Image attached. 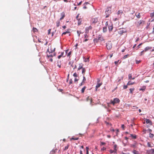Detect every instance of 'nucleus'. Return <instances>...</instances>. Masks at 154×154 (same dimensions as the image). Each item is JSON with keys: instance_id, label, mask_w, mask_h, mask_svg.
Instances as JSON below:
<instances>
[{"instance_id": "f257e3e1", "label": "nucleus", "mask_w": 154, "mask_h": 154, "mask_svg": "<svg viewBox=\"0 0 154 154\" xmlns=\"http://www.w3.org/2000/svg\"><path fill=\"white\" fill-rule=\"evenodd\" d=\"M111 7H109V8H107L106 10L105 13L106 14V18L108 17L109 15L111 13Z\"/></svg>"}, {"instance_id": "f03ea898", "label": "nucleus", "mask_w": 154, "mask_h": 154, "mask_svg": "<svg viewBox=\"0 0 154 154\" xmlns=\"http://www.w3.org/2000/svg\"><path fill=\"white\" fill-rule=\"evenodd\" d=\"M111 103L113 105H114L116 103H119L120 102V100L118 98H114L113 100H111Z\"/></svg>"}, {"instance_id": "7ed1b4c3", "label": "nucleus", "mask_w": 154, "mask_h": 154, "mask_svg": "<svg viewBox=\"0 0 154 154\" xmlns=\"http://www.w3.org/2000/svg\"><path fill=\"white\" fill-rule=\"evenodd\" d=\"M106 46L108 50H110L112 47V43L111 42H108L106 43Z\"/></svg>"}, {"instance_id": "20e7f679", "label": "nucleus", "mask_w": 154, "mask_h": 154, "mask_svg": "<svg viewBox=\"0 0 154 154\" xmlns=\"http://www.w3.org/2000/svg\"><path fill=\"white\" fill-rule=\"evenodd\" d=\"M126 32L127 30L125 29H119V34L122 35L123 34L126 33Z\"/></svg>"}, {"instance_id": "39448f33", "label": "nucleus", "mask_w": 154, "mask_h": 154, "mask_svg": "<svg viewBox=\"0 0 154 154\" xmlns=\"http://www.w3.org/2000/svg\"><path fill=\"white\" fill-rule=\"evenodd\" d=\"M108 29L109 32L112 31L113 29V24L110 23L108 26Z\"/></svg>"}, {"instance_id": "423d86ee", "label": "nucleus", "mask_w": 154, "mask_h": 154, "mask_svg": "<svg viewBox=\"0 0 154 154\" xmlns=\"http://www.w3.org/2000/svg\"><path fill=\"white\" fill-rule=\"evenodd\" d=\"M92 28V27L91 26H89L88 27H87L85 28V33H88L89 32V29H91Z\"/></svg>"}, {"instance_id": "0eeeda50", "label": "nucleus", "mask_w": 154, "mask_h": 154, "mask_svg": "<svg viewBox=\"0 0 154 154\" xmlns=\"http://www.w3.org/2000/svg\"><path fill=\"white\" fill-rule=\"evenodd\" d=\"M98 20L97 18H95L92 19V21L93 23H95L98 22Z\"/></svg>"}, {"instance_id": "6e6552de", "label": "nucleus", "mask_w": 154, "mask_h": 154, "mask_svg": "<svg viewBox=\"0 0 154 154\" xmlns=\"http://www.w3.org/2000/svg\"><path fill=\"white\" fill-rule=\"evenodd\" d=\"M137 144V143L134 141V143L133 144H131L130 145V146L131 147H132L134 148H135L136 147V145Z\"/></svg>"}, {"instance_id": "1a4fd4ad", "label": "nucleus", "mask_w": 154, "mask_h": 154, "mask_svg": "<svg viewBox=\"0 0 154 154\" xmlns=\"http://www.w3.org/2000/svg\"><path fill=\"white\" fill-rule=\"evenodd\" d=\"M60 15L61 16V17L60 18V20H61L65 17V13L64 12H62L61 13Z\"/></svg>"}, {"instance_id": "9d476101", "label": "nucleus", "mask_w": 154, "mask_h": 154, "mask_svg": "<svg viewBox=\"0 0 154 154\" xmlns=\"http://www.w3.org/2000/svg\"><path fill=\"white\" fill-rule=\"evenodd\" d=\"M144 21L143 20H140L138 22V23L139 26H140L144 24Z\"/></svg>"}, {"instance_id": "9b49d317", "label": "nucleus", "mask_w": 154, "mask_h": 154, "mask_svg": "<svg viewBox=\"0 0 154 154\" xmlns=\"http://www.w3.org/2000/svg\"><path fill=\"white\" fill-rule=\"evenodd\" d=\"M102 83H97V85L96 86V90L97 91V89L99 87H100V86L102 85Z\"/></svg>"}, {"instance_id": "f8f14e48", "label": "nucleus", "mask_w": 154, "mask_h": 154, "mask_svg": "<svg viewBox=\"0 0 154 154\" xmlns=\"http://www.w3.org/2000/svg\"><path fill=\"white\" fill-rule=\"evenodd\" d=\"M152 48V47H146L143 50V51L146 52L148 51L149 50H150Z\"/></svg>"}, {"instance_id": "ddd939ff", "label": "nucleus", "mask_w": 154, "mask_h": 154, "mask_svg": "<svg viewBox=\"0 0 154 154\" xmlns=\"http://www.w3.org/2000/svg\"><path fill=\"white\" fill-rule=\"evenodd\" d=\"M146 123L147 124L149 123L150 125L152 124V122L149 119H146Z\"/></svg>"}, {"instance_id": "4468645a", "label": "nucleus", "mask_w": 154, "mask_h": 154, "mask_svg": "<svg viewBox=\"0 0 154 154\" xmlns=\"http://www.w3.org/2000/svg\"><path fill=\"white\" fill-rule=\"evenodd\" d=\"M78 25H80L82 21V19L81 18H79V19H78Z\"/></svg>"}, {"instance_id": "2eb2a0df", "label": "nucleus", "mask_w": 154, "mask_h": 154, "mask_svg": "<svg viewBox=\"0 0 154 154\" xmlns=\"http://www.w3.org/2000/svg\"><path fill=\"white\" fill-rule=\"evenodd\" d=\"M140 13H136L135 15L136 16V17L138 18H139L140 17Z\"/></svg>"}, {"instance_id": "dca6fc26", "label": "nucleus", "mask_w": 154, "mask_h": 154, "mask_svg": "<svg viewBox=\"0 0 154 154\" xmlns=\"http://www.w3.org/2000/svg\"><path fill=\"white\" fill-rule=\"evenodd\" d=\"M86 88V87L85 86H84L81 89V91L82 93H83L85 89Z\"/></svg>"}, {"instance_id": "f3484780", "label": "nucleus", "mask_w": 154, "mask_h": 154, "mask_svg": "<svg viewBox=\"0 0 154 154\" xmlns=\"http://www.w3.org/2000/svg\"><path fill=\"white\" fill-rule=\"evenodd\" d=\"M134 79H135V78H132L131 74H129L128 75V79H132L133 80Z\"/></svg>"}, {"instance_id": "a211bd4d", "label": "nucleus", "mask_w": 154, "mask_h": 154, "mask_svg": "<svg viewBox=\"0 0 154 154\" xmlns=\"http://www.w3.org/2000/svg\"><path fill=\"white\" fill-rule=\"evenodd\" d=\"M107 30L106 26H104L103 28V32H106Z\"/></svg>"}, {"instance_id": "6ab92c4d", "label": "nucleus", "mask_w": 154, "mask_h": 154, "mask_svg": "<svg viewBox=\"0 0 154 154\" xmlns=\"http://www.w3.org/2000/svg\"><path fill=\"white\" fill-rule=\"evenodd\" d=\"M134 84V82H132L131 81H129L127 83V85H131Z\"/></svg>"}, {"instance_id": "aec40b11", "label": "nucleus", "mask_w": 154, "mask_h": 154, "mask_svg": "<svg viewBox=\"0 0 154 154\" xmlns=\"http://www.w3.org/2000/svg\"><path fill=\"white\" fill-rule=\"evenodd\" d=\"M132 152L134 154H140L139 152L135 150H134Z\"/></svg>"}, {"instance_id": "412c9836", "label": "nucleus", "mask_w": 154, "mask_h": 154, "mask_svg": "<svg viewBox=\"0 0 154 154\" xmlns=\"http://www.w3.org/2000/svg\"><path fill=\"white\" fill-rule=\"evenodd\" d=\"M130 135H131V137H132V138H134V139H135L137 138V136L135 135H133V134H131Z\"/></svg>"}, {"instance_id": "4be33fe9", "label": "nucleus", "mask_w": 154, "mask_h": 154, "mask_svg": "<svg viewBox=\"0 0 154 154\" xmlns=\"http://www.w3.org/2000/svg\"><path fill=\"white\" fill-rule=\"evenodd\" d=\"M100 38V37H98L94 39V41L96 42H97Z\"/></svg>"}, {"instance_id": "5701e85b", "label": "nucleus", "mask_w": 154, "mask_h": 154, "mask_svg": "<svg viewBox=\"0 0 154 154\" xmlns=\"http://www.w3.org/2000/svg\"><path fill=\"white\" fill-rule=\"evenodd\" d=\"M123 13L122 11L121 10H119L117 14L118 15H121Z\"/></svg>"}, {"instance_id": "b1692460", "label": "nucleus", "mask_w": 154, "mask_h": 154, "mask_svg": "<svg viewBox=\"0 0 154 154\" xmlns=\"http://www.w3.org/2000/svg\"><path fill=\"white\" fill-rule=\"evenodd\" d=\"M149 152L150 153L154 154V149H151L149 150Z\"/></svg>"}, {"instance_id": "393cba45", "label": "nucleus", "mask_w": 154, "mask_h": 154, "mask_svg": "<svg viewBox=\"0 0 154 154\" xmlns=\"http://www.w3.org/2000/svg\"><path fill=\"white\" fill-rule=\"evenodd\" d=\"M56 149H55V150L53 149L52 150H51V151L50 153L51 154H54L56 152Z\"/></svg>"}, {"instance_id": "a878e982", "label": "nucleus", "mask_w": 154, "mask_h": 154, "mask_svg": "<svg viewBox=\"0 0 154 154\" xmlns=\"http://www.w3.org/2000/svg\"><path fill=\"white\" fill-rule=\"evenodd\" d=\"M83 68V67L81 65V64H79V67L78 68V70H80L81 69H82Z\"/></svg>"}, {"instance_id": "bb28decb", "label": "nucleus", "mask_w": 154, "mask_h": 154, "mask_svg": "<svg viewBox=\"0 0 154 154\" xmlns=\"http://www.w3.org/2000/svg\"><path fill=\"white\" fill-rule=\"evenodd\" d=\"M134 88H131L129 89V90L130 91V93L131 94H132L133 91H134Z\"/></svg>"}, {"instance_id": "cd10ccee", "label": "nucleus", "mask_w": 154, "mask_h": 154, "mask_svg": "<svg viewBox=\"0 0 154 154\" xmlns=\"http://www.w3.org/2000/svg\"><path fill=\"white\" fill-rule=\"evenodd\" d=\"M86 100L87 101H90L91 102V98L90 97H88L87 98Z\"/></svg>"}, {"instance_id": "c85d7f7f", "label": "nucleus", "mask_w": 154, "mask_h": 154, "mask_svg": "<svg viewBox=\"0 0 154 154\" xmlns=\"http://www.w3.org/2000/svg\"><path fill=\"white\" fill-rule=\"evenodd\" d=\"M60 22L59 21H57L56 22V26L57 27H59L60 25Z\"/></svg>"}, {"instance_id": "c756f323", "label": "nucleus", "mask_w": 154, "mask_h": 154, "mask_svg": "<svg viewBox=\"0 0 154 154\" xmlns=\"http://www.w3.org/2000/svg\"><path fill=\"white\" fill-rule=\"evenodd\" d=\"M146 88V87L145 86H143L142 88L140 89V90H142V91H144L145 90Z\"/></svg>"}, {"instance_id": "7c9ffc66", "label": "nucleus", "mask_w": 154, "mask_h": 154, "mask_svg": "<svg viewBox=\"0 0 154 154\" xmlns=\"http://www.w3.org/2000/svg\"><path fill=\"white\" fill-rule=\"evenodd\" d=\"M154 134H151V133H150L149 134V137L151 138H152L154 136Z\"/></svg>"}, {"instance_id": "2f4dec72", "label": "nucleus", "mask_w": 154, "mask_h": 154, "mask_svg": "<svg viewBox=\"0 0 154 154\" xmlns=\"http://www.w3.org/2000/svg\"><path fill=\"white\" fill-rule=\"evenodd\" d=\"M33 30L34 32H37L38 31L37 29L35 27H33Z\"/></svg>"}, {"instance_id": "473e14b6", "label": "nucleus", "mask_w": 154, "mask_h": 154, "mask_svg": "<svg viewBox=\"0 0 154 154\" xmlns=\"http://www.w3.org/2000/svg\"><path fill=\"white\" fill-rule=\"evenodd\" d=\"M70 33V32L69 31H66L65 32H63L62 34V35H65L67 33Z\"/></svg>"}, {"instance_id": "72a5a7b5", "label": "nucleus", "mask_w": 154, "mask_h": 154, "mask_svg": "<svg viewBox=\"0 0 154 154\" xmlns=\"http://www.w3.org/2000/svg\"><path fill=\"white\" fill-rule=\"evenodd\" d=\"M150 17H154V12L150 14Z\"/></svg>"}, {"instance_id": "f704fd0d", "label": "nucleus", "mask_w": 154, "mask_h": 154, "mask_svg": "<svg viewBox=\"0 0 154 154\" xmlns=\"http://www.w3.org/2000/svg\"><path fill=\"white\" fill-rule=\"evenodd\" d=\"M78 139V138H74V137H72L71 139V140H77Z\"/></svg>"}, {"instance_id": "c9c22d12", "label": "nucleus", "mask_w": 154, "mask_h": 154, "mask_svg": "<svg viewBox=\"0 0 154 154\" xmlns=\"http://www.w3.org/2000/svg\"><path fill=\"white\" fill-rule=\"evenodd\" d=\"M128 56H129V55L128 54H127V55H125L124 56V57H123V58L124 59H125V58H126L127 57H128Z\"/></svg>"}, {"instance_id": "e433bc0d", "label": "nucleus", "mask_w": 154, "mask_h": 154, "mask_svg": "<svg viewBox=\"0 0 154 154\" xmlns=\"http://www.w3.org/2000/svg\"><path fill=\"white\" fill-rule=\"evenodd\" d=\"M142 43H141L137 47V49H138L139 48H140V46L142 44Z\"/></svg>"}, {"instance_id": "4c0bfd02", "label": "nucleus", "mask_w": 154, "mask_h": 154, "mask_svg": "<svg viewBox=\"0 0 154 154\" xmlns=\"http://www.w3.org/2000/svg\"><path fill=\"white\" fill-rule=\"evenodd\" d=\"M82 69V74H83L85 72V69L84 68H83Z\"/></svg>"}, {"instance_id": "58836bf2", "label": "nucleus", "mask_w": 154, "mask_h": 154, "mask_svg": "<svg viewBox=\"0 0 154 154\" xmlns=\"http://www.w3.org/2000/svg\"><path fill=\"white\" fill-rule=\"evenodd\" d=\"M69 145H67V146H66L65 147V148H64V150H66L67 149H68V148H69Z\"/></svg>"}, {"instance_id": "ea45409f", "label": "nucleus", "mask_w": 154, "mask_h": 154, "mask_svg": "<svg viewBox=\"0 0 154 154\" xmlns=\"http://www.w3.org/2000/svg\"><path fill=\"white\" fill-rule=\"evenodd\" d=\"M73 76L74 77H77L78 76V75L76 72H75L74 73V74L73 75Z\"/></svg>"}, {"instance_id": "a19ab883", "label": "nucleus", "mask_w": 154, "mask_h": 154, "mask_svg": "<svg viewBox=\"0 0 154 154\" xmlns=\"http://www.w3.org/2000/svg\"><path fill=\"white\" fill-rule=\"evenodd\" d=\"M84 82H85L82 81V82L79 84V86H81L83 85L84 84Z\"/></svg>"}, {"instance_id": "79ce46f5", "label": "nucleus", "mask_w": 154, "mask_h": 154, "mask_svg": "<svg viewBox=\"0 0 154 154\" xmlns=\"http://www.w3.org/2000/svg\"><path fill=\"white\" fill-rule=\"evenodd\" d=\"M147 146L149 147H152V146L150 144L149 142H148V143H147Z\"/></svg>"}, {"instance_id": "37998d69", "label": "nucleus", "mask_w": 154, "mask_h": 154, "mask_svg": "<svg viewBox=\"0 0 154 154\" xmlns=\"http://www.w3.org/2000/svg\"><path fill=\"white\" fill-rule=\"evenodd\" d=\"M86 80V79L85 78V76H83V79L82 80V82H85V81Z\"/></svg>"}, {"instance_id": "c03bdc74", "label": "nucleus", "mask_w": 154, "mask_h": 154, "mask_svg": "<svg viewBox=\"0 0 154 154\" xmlns=\"http://www.w3.org/2000/svg\"><path fill=\"white\" fill-rule=\"evenodd\" d=\"M128 85H124L123 86V89H125L127 88L128 87Z\"/></svg>"}, {"instance_id": "a18cd8bd", "label": "nucleus", "mask_w": 154, "mask_h": 154, "mask_svg": "<svg viewBox=\"0 0 154 154\" xmlns=\"http://www.w3.org/2000/svg\"><path fill=\"white\" fill-rule=\"evenodd\" d=\"M47 57H48V58H49V57H53V56L52 55V54H51V55H47Z\"/></svg>"}, {"instance_id": "49530a36", "label": "nucleus", "mask_w": 154, "mask_h": 154, "mask_svg": "<svg viewBox=\"0 0 154 154\" xmlns=\"http://www.w3.org/2000/svg\"><path fill=\"white\" fill-rule=\"evenodd\" d=\"M117 150L116 149H114V150H113V151H114V153H116V154H117Z\"/></svg>"}, {"instance_id": "de8ad7c7", "label": "nucleus", "mask_w": 154, "mask_h": 154, "mask_svg": "<svg viewBox=\"0 0 154 154\" xmlns=\"http://www.w3.org/2000/svg\"><path fill=\"white\" fill-rule=\"evenodd\" d=\"M109 151L111 153H112L114 152V151H113L112 149H110Z\"/></svg>"}, {"instance_id": "09e8293b", "label": "nucleus", "mask_w": 154, "mask_h": 154, "mask_svg": "<svg viewBox=\"0 0 154 154\" xmlns=\"http://www.w3.org/2000/svg\"><path fill=\"white\" fill-rule=\"evenodd\" d=\"M106 148L104 147H103L101 149V150H105L106 149Z\"/></svg>"}, {"instance_id": "8fccbe9b", "label": "nucleus", "mask_w": 154, "mask_h": 154, "mask_svg": "<svg viewBox=\"0 0 154 154\" xmlns=\"http://www.w3.org/2000/svg\"><path fill=\"white\" fill-rule=\"evenodd\" d=\"M119 61V60L117 61H115L114 62L115 64L116 65L117 64H118Z\"/></svg>"}, {"instance_id": "3c124183", "label": "nucleus", "mask_w": 154, "mask_h": 154, "mask_svg": "<svg viewBox=\"0 0 154 154\" xmlns=\"http://www.w3.org/2000/svg\"><path fill=\"white\" fill-rule=\"evenodd\" d=\"M97 83H99V82L100 81V79H99L98 78L97 79Z\"/></svg>"}, {"instance_id": "603ef678", "label": "nucleus", "mask_w": 154, "mask_h": 154, "mask_svg": "<svg viewBox=\"0 0 154 154\" xmlns=\"http://www.w3.org/2000/svg\"><path fill=\"white\" fill-rule=\"evenodd\" d=\"M106 144L105 143L101 142V145H105Z\"/></svg>"}, {"instance_id": "864d4df0", "label": "nucleus", "mask_w": 154, "mask_h": 154, "mask_svg": "<svg viewBox=\"0 0 154 154\" xmlns=\"http://www.w3.org/2000/svg\"><path fill=\"white\" fill-rule=\"evenodd\" d=\"M71 51L69 52V53H68V54H67V56H69L70 55V54H71Z\"/></svg>"}, {"instance_id": "5fc2aeb1", "label": "nucleus", "mask_w": 154, "mask_h": 154, "mask_svg": "<svg viewBox=\"0 0 154 154\" xmlns=\"http://www.w3.org/2000/svg\"><path fill=\"white\" fill-rule=\"evenodd\" d=\"M144 51H142L141 52H140V56H142L143 54V52Z\"/></svg>"}, {"instance_id": "6e6d98bb", "label": "nucleus", "mask_w": 154, "mask_h": 154, "mask_svg": "<svg viewBox=\"0 0 154 154\" xmlns=\"http://www.w3.org/2000/svg\"><path fill=\"white\" fill-rule=\"evenodd\" d=\"M117 145H116V144L114 145V149H116V148H117Z\"/></svg>"}, {"instance_id": "4d7b16f0", "label": "nucleus", "mask_w": 154, "mask_h": 154, "mask_svg": "<svg viewBox=\"0 0 154 154\" xmlns=\"http://www.w3.org/2000/svg\"><path fill=\"white\" fill-rule=\"evenodd\" d=\"M55 48H54V49L52 51H50V53H53V52H54L55 51Z\"/></svg>"}, {"instance_id": "13d9d810", "label": "nucleus", "mask_w": 154, "mask_h": 154, "mask_svg": "<svg viewBox=\"0 0 154 154\" xmlns=\"http://www.w3.org/2000/svg\"><path fill=\"white\" fill-rule=\"evenodd\" d=\"M51 31V29H49L48 30V35L50 34Z\"/></svg>"}, {"instance_id": "bf43d9fd", "label": "nucleus", "mask_w": 154, "mask_h": 154, "mask_svg": "<svg viewBox=\"0 0 154 154\" xmlns=\"http://www.w3.org/2000/svg\"><path fill=\"white\" fill-rule=\"evenodd\" d=\"M72 83V79H70L69 80V84H71Z\"/></svg>"}, {"instance_id": "052dcab7", "label": "nucleus", "mask_w": 154, "mask_h": 154, "mask_svg": "<svg viewBox=\"0 0 154 154\" xmlns=\"http://www.w3.org/2000/svg\"><path fill=\"white\" fill-rule=\"evenodd\" d=\"M88 37V36L87 35V34H85V38H87Z\"/></svg>"}, {"instance_id": "680f3d73", "label": "nucleus", "mask_w": 154, "mask_h": 154, "mask_svg": "<svg viewBox=\"0 0 154 154\" xmlns=\"http://www.w3.org/2000/svg\"><path fill=\"white\" fill-rule=\"evenodd\" d=\"M121 127H122V128H123V129H124V127H125L124 125H122Z\"/></svg>"}, {"instance_id": "e2e57ef3", "label": "nucleus", "mask_w": 154, "mask_h": 154, "mask_svg": "<svg viewBox=\"0 0 154 154\" xmlns=\"http://www.w3.org/2000/svg\"><path fill=\"white\" fill-rule=\"evenodd\" d=\"M77 33L78 34L79 36V37L80 36V33L79 32V31H77Z\"/></svg>"}, {"instance_id": "0e129e2a", "label": "nucleus", "mask_w": 154, "mask_h": 154, "mask_svg": "<svg viewBox=\"0 0 154 154\" xmlns=\"http://www.w3.org/2000/svg\"><path fill=\"white\" fill-rule=\"evenodd\" d=\"M123 79V77H122L121 79H119V80L118 81V82H119L122 79Z\"/></svg>"}, {"instance_id": "69168bd1", "label": "nucleus", "mask_w": 154, "mask_h": 154, "mask_svg": "<svg viewBox=\"0 0 154 154\" xmlns=\"http://www.w3.org/2000/svg\"><path fill=\"white\" fill-rule=\"evenodd\" d=\"M82 3V1L80 2L78 4V5H79L81 4Z\"/></svg>"}, {"instance_id": "338daca9", "label": "nucleus", "mask_w": 154, "mask_h": 154, "mask_svg": "<svg viewBox=\"0 0 154 154\" xmlns=\"http://www.w3.org/2000/svg\"><path fill=\"white\" fill-rule=\"evenodd\" d=\"M72 63H73V62H72L71 61H70L69 62V65H71Z\"/></svg>"}, {"instance_id": "774afa93", "label": "nucleus", "mask_w": 154, "mask_h": 154, "mask_svg": "<svg viewBox=\"0 0 154 154\" xmlns=\"http://www.w3.org/2000/svg\"><path fill=\"white\" fill-rule=\"evenodd\" d=\"M121 154H130L129 153H124L123 152H122L121 153Z\"/></svg>"}]
</instances>
